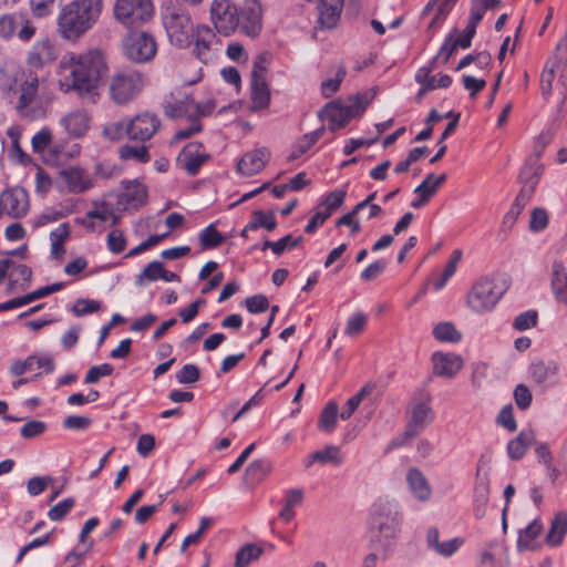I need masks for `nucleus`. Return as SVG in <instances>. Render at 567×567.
<instances>
[{
	"instance_id": "473e14b6",
	"label": "nucleus",
	"mask_w": 567,
	"mask_h": 567,
	"mask_svg": "<svg viewBox=\"0 0 567 567\" xmlns=\"http://www.w3.org/2000/svg\"><path fill=\"white\" fill-rule=\"evenodd\" d=\"M535 443V434L532 430L522 431L517 437L511 440L507 444V452L512 460H519L526 453V450Z\"/></svg>"
},
{
	"instance_id": "b1692460",
	"label": "nucleus",
	"mask_w": 567,
	"mask_h": 567,
	"mask_svg": "<svg viewBox=\"0 0 567 567\" xmlns=\"http://www.w3.org/2000/svg\"><path fill=\"white\" fill-rule=\"evenodd\" d=\"M270 157V152L257 148L246 153L237 163V172L243 176H254L261 172Z\"/></svg>"
},
{
	"instance_id": "dca6fc26",
	"label": "nucleus",
	"mask_w": 567,
	"mask_h": 567,
	"mask_svg": "<svg viewBox=\"0 0 567 567\" xmlns=\"http://www.w3.org/2000/svg\"><path fill=\"white\" fill-rule=\"evenodd\" d=\"M32 151L37 154L51 152L55 159H64L73 157L80 153L78 144H73L70 150H65L62 143L53 141L52 133L49 128H42L35 133L31 140Z\"/></svg>"
},
{
	"instance_id": "2eb2a0df",
	"label": "nucleus",
	"mask_w": 567,
	"mask_h": 567,
	"mask_svg": "<svg viewBox=\"0 0 567 567\" xmlns=\"http://www.w3.org/2000/svg\"><path fill=\"white\" fill-rule=\"evenodd\" d=\"M560 364L553 359H538L528 368V377L535 389L546 391L558 383Z\"/></svg>"
},
{
	"instance_id": "4d7b16f0",
	"label": "nucleus",
	"mask_w": 567,
	"mask_h": 567,
	"mask_svg": "<svg viewBox=\"0 0 567 567\" xmlns=\"http://www.w3.org/2000/svg\"><path fill=\"white\" fill-rule=\"evenodd\" d=\"M538 315L535 310H528L518 315L513 321V328L517 331H525L536 326Z\"/></svg>"
},
{
	"instance_id": "774afa93",
	"label": "nucleus",
	"mask_w": 567,
	"mask_h": 567,
	"mask_svg": "<svg viewBox=\"0 0 567 567\" xmlns=\"http://www.w3.org/2000/svg\"><path fill=\"white\" fill-rule=\"evenodd\" d=\"M548 225V214L544 208H535L530 215L529 228L533 231L544 230Z\"/></svg>"
},
{
	"instance_id": "0e129e2a",
	"label": "nucleus",
	"mask_w": 567,
	"mask_h": 567,
	"mask_svg": "<svg viewBox=\"0 0 567 567\" xmlns=\"http://www.w3.org/2000/svg\"><path fill=\"white\" fill-rule=\"evenodd\" d=\"M514 400L518 409L526 410L532 403V392L527 385L520 383L514 390Z\"/></svg>"
},
{
	"instance_id": "cd10ccee",
	"label": "nucleus",
	"mask_w": 567,
	"mask_h": 567,
	"mask_svg": "<svg viewBox=\"0 0 567 567\" xmlns=\"http://www.w3.org/2000/svg\"><path fill=\"white\" fill-rule=\"evenodd\" d=\"M406 482L413 496L420 502H426L432 495V488L425 475L416 467L406 473Z\"/></svg>"
},
{
	"instance_id": "79ce46f5",
	"label": "nucleus",
	"mask_w": 567,
	"mask_h": 567,
	"mask_svg": "<svg viewBox=\"0 0 567 567\" xmlns=\"http://www.w3.org/2000/svg\"><path fill=\"white\" fill-rule=\"evenodd\" d=\"M264 554V549L255 544H246L236 554L235 567H248Z\"/></svg>"
},
{
	"instance_id": "6ab92c4d",
	"label": "nucleus",
	"mask_w": 567,
	"mask_h": 567,
	"mask_svg": "<svg viewBox=\"0 0 567 567\" xmlns=\"http://www.w3.org/2000/svg\"><path fill=\"white\" fill-rule=\"evenodd\" d=\"M161 126L159 118L148 112L135 115L128 121V138L145 142L152 138Z\"/></svg>"
},
{
	"instance_id": "e2e57ef3",
	"label": "nucleus",
	"mask_w": 567,
	"mask_h": 567,
	"mask_svg": "<svg viewBox=\"0 0 567 567\" xmlns=\"http://www.w3.org/2000/svg\"><path fill=\"white\" fill-rule=\"evenodd\" d=\"M52 482H53V477L50 475L42 476V477H40V476L31 477L27 484L28 493L32 496H37V495L41 494L42 492H44L47 489V487Z\"/></svg>"
},
{
	"instance_id": "f3484780",
	"label": "nucleus",
	"mask_w": 567,
	"mask_h": 567,
	"mask_svg": "<svg viewBox=\"0 0 567 567\" xmlns=\"http://www.w3.org/2000/svg\"><path fill=\"white\" fill-rule=\"evenodd\" d=\"M238 29L255 38L262 29V7L259 0H245L238 8Z\"/></svg>"
},
{
	"instance_id": "f704fd0d",
	"label": "nucleus",
	"mask_w": 567,
	"mask_h": 567,
	"mask_svg": "<svg viewBox=\"0 0 567 567\" xmlns=\"http://www.w3.org/2000/svg\"><path fill=\"white\" fill-rule=\"evenodd\" d=\"M342 454L340 447L336 445H327L323 450L313 452L306 464L310 467L315 462L320 464H332L339 466L342 463Z\"/></svg>"
},
{
	"instance_id": "a19ab883",
	"label": "nucleus",
	"mask_w": 567,
	"mask_h": 567,
	"mask_svg": "<svg viewBox=\"0 0 567 567\" xmlns=\"http://www.w3.org/2000/svg\"><path fill=\"white\" fill-rule=\"evenodd\" d=\"M542 532V525L534 520L519 532L517 548L519 551L534 549V542Z\"/></svg>"
},
{
	"instance_id": "4be33fe9",
	"label": "nucleus",
	"mask_w": 567,
	"mask_h": 567,
	"mask_svg": "<svg viewBox=\"0 0 567 567\" xmlns=\"http://www.w3.org/2000/svg\"><path fill=\"white\" fill-rule=\"evenodd\" d=\"M193 39L195 41L193 52L196 58L205 64L210 62L214 59L213 45L217 43L214 30L207 25H198Z\"/></svg>"
},
{
	"instance_id": "1a4fd4ad",
	"label": "nucleus",
	"mask_w": 567,
	"mask_h": 567,
	"mask_svg": "<svg viewBox=\"0 0 567 567\" xmlns=\"http://www.w3.org/2000/svg\"><path fill=\"white\" fill-rule=\"evenodd\" d=\"M114 19L127 29L140 28L154 17L152 0H115Z\"/></svg>"
},
{
	"instance_id": "ddd939ff",
	"label": "nucleus",
	"mask_w": 567,
	"mask_h": 567,
	"mask_svg": "<svg viewBox=\"0 0 567 567\" xmlns=\"http://www.w3.org/2000/svg\"><path fill=\"white\" fill-rule=\"evenodd\" d=\"M238 7L230 0H214L210 4V20L218 33L230 35L238 29Z\"/></svg>"
},
{
	"instance_id": "a878e982",
	"label": "nucleus",
	"mask_w": 567,
	"mask_h": 567,
	"mask_svg": "<svg viewBox=\"0 0 567 567\" xmlns=\"http://www.w3.org/2000/svg\"><path fill=\"white\" fill-rule=\"evenodd\" d=\"M59 178L71 193H83L92 187L90 176L79 167H69L59 173Z\"/></svg>"
},
{
	"instance_id": "69168bd1",
	"label": "nucleus",
	"mask_w": 567,
	"mask_h": 567,
	"mask_svg": "<svg viewBox=\"0 0 567 567\" xmlns=\"http://www.w3.org/2000/svg\"><path fill=\"white\" fill-rule=\"evenodd\" d=\"M113 373V367L109 363L93 365L87 371L84 382L87 384L96 383L101 377H109Z\"/></svg>"
},
{
	"instance_id": "7ed1b4c3",
	"label": "nucleus",
	"mask_w": 567,
	"mask_h": 567,
	"mask_svg": "<svg viewBox=\"0 0 567 567\" xmlns=\"http://www.w3.org/2000/svg\"><path fill=\"white\" fill-rule=\"evenodd\" d=\"M39 84L37 74L18 71L6 78L1 90L9 99L17 96L14 107L19 116L34 121L45 117L49 109V100L38 93Z\"/></svg>"
},
{
	"instance_id": "0eeeda50",
	"label": "nucleus",
	"mask_w": 567,
	"mask_h": 567,
	"mask_svg": "<svg viewBox=\"0 0 567 567\" xmlns=\"http://www.w3.org/2000/svg\"><path fill=\"white\" fill-rule=\"evenodd\" d=\"M109 95L118 105L134 100L144 87V75L134 69H118L107 80Z\"/></svg>"
},
{
	"instance_id": "7c9ffc66",
	"label": "nucleus",
	"mask_w": 567,
	"mask_h": 567,
	"mask_svg": "<svg viewBox=\"0 0 567 567\" xmlns=\"http://www.w3.org/2000/svg\"><path fill=\"white\" fill-rule=\"evenodd\" d=\"M550 284L556 299L567 305V267L561 260L553 262Z\"/></svg>"
},
{
	"instance_id": "3c124183",
	"label": "nucleus",
	"mask_w": 567,
	"mask_h": 567,
	"mask_svg": "<svg viewBox=\"0 0 567 567\" xmlns=\"http://www.w3.org/2000/svg\"><path fill=\"white\" fill-rule=\"evenodd\" d=\"M120 157L125 161L134 159L140 163H147L151 159L148 150L145 145H140V146L123 145L120 148Z\"/></svg>"
},
{
	"instance_id": "c756f323",
	"label": "nucleus",
	"mask_w": 567,
	"mask_h": 567,
	"mask_svg": "<svg viewBox=\"0 0 567 567\" xmlns=\"http://www.w3.org/2000/svg\"><path fill=\"white\" fill-rule=\"evenodd\" d=\"M344 0H320L319 22L323 28L332 29L337 25L343 8Z\"/></svg>"
},
{
	"instance_id": "4468645a",
	"label": "nucleus",
	"mask_w": 567,
	"mask_h": 567,
	"mask_svg": "<svg viewBox=\"0 0 567 567\" xmlns=\"http://www.w3.org/2000/svg\"><path fill=\"white\" fill-rule=\"evenodd\" d=\"M491 458L482 455L476 465L474 487V513L482 518L489 498Z\"/></svg>"
},
{
	"instance_id": "603ef678",
	"label": "nucleus",
	"mask_w": 567,
	"mask_h": 567,
	"mask_svg": "<svg viewBox=\"0 0 567 567\" xmlns=\"http://www.w3.org/2000/svg\"><path fill=\"white\" fill-rule=\"evenodd\" d=\"M164 266L161 261L154 260L150 262L142 272L136 276L135 284L144 286L145 281H155L162 279Z\"/></svg>"
},
{
	"instance_id": "bf43d9fd",
	"label": "nucleus",
	"mask_w": 567,
	"mask_h": 567,
	"mask_svg": "<svg viewBox=\"0 0 567 567\" xmlns=\"http://www.w3.org/2000/svg\"><path fill=\"white\" fill-rule=\"evenodd\" d=\"M74 504L72 497L65 498L49 511L48 517L53 522H59L73 508Z\"/></svg>"
},
{
	"instance_id": "09e8293b",
	"label": "nucleus",
	"mask_w": 567,
	"mask_h": 567,
	"mask_svg": "<svg viewBox=\"0 0 567 567\" xmlns=\"http://www.w3.org/2000/svg\"><path fill=\"white\" fill-rule=\"evenodd\" d=\"M7 135L11 141V147L9 150V154L12 158L18 159L20 163H25L30 161L29 156L22 151L19 144V140L21 137V130L19 126H11L7 131Z\"/></svg>"
},
{
	"instance_id": "338daca9",
	"label": "nucleus",
	"mask_w": 567,
	"mask_h": 567,
	"mask_svg": "<svg viewBox=\"0 0 567 567\" xmlns=\"http://www.w3.org/2000/svg\"><path fill=\"white\" fill-rule=\"evenodd\" d=\"M45 429H47V424L44 422L38 421V420H32V421L27 422L21 427L20 433L23 439L29 440V439H32V437L43 434Z\"/></svg>"
},
{
	"instance_id": "6e6d98bb",
	"label": "nucleus",
	"mask_w": 567,
	"mask_h": 567,
	"mask_svg": "<svg viewBox=\"0 0 567 567\" xmlns=\"http://www.w3.org/2000/svg\"><path fill=\"white\" fill-rule=\"evenodd\" d=\"M347 71L343 66H339L336 73L334 79L326 80L321 83V93L324 97H330L333 93H336L342 80L344 79Z\"/></svg>"
},
{
	"instance_id": "5fc2aeb1",
	"label": "nucleus",
	"mask_w": 567,
	"mask_h": 567,
	"mask_svg": "<svg viewBox=\"0 0 567 567\" xmlns=\"http://www.w3.org/2000/svg\"><path fill=\"white\" fill-rule=\"evenodd\" d=\"M367 322L368 317L365 313L355 312L348 319L344 333L349 337H355L364 330Z\"/></svg>"
},
{
	"instance_id": "6e6552de",
	"label": "nucleus",
	"mask_w": 567,
	"mask_h": 567,
	"mask_svg": "<svg viewBox=\"0 0 567 567\" xmlns=\"http://www.w3.org/2000/svg\"><path fill=\"white\" fill-rule=\"evenodd\" d=\"M163 24L169 41L179 47L186 48L190 44L196 29L190 14L185 8L169 6L162 12Z\"/></svg>"
},
{
	"instance_id": "e433bc0d",
	"label": "nucleus",
	"mask_w": 567,
	"mask_h": 567,
	"mask_svg": "<svg viewBox=\"0 0 567 567\" xmlns=\"http://www.w3.org/2000/svg\"><path fill=\"white\" fill-rule=\"evenodd\" d=\"M519 182L523 184V186L517 194L512 207L522 213L535 192L536 185L538 183V176L535 173L527 179H524V176L522 175L519 177Z\"/></svg>"
},
{
	"instance_id": "9d476101",
	"label": "nucleus",
	"mask_w": 567,
	"mask_h": 567,
	"mask_svg": "<svg viewBox=\"0 0 567 567\" xmlns=\"http://www.w3.org/2000/svg\"><path fill=\"white\" fill-rule=\"evenodd\" d=\"M124 55L135 62L151 61L157 52V43L153 34L141 31L126 34L122 41Z\"/></svg>"
},
{
	"instance_id": "20e7f679",
	"label": "nucleus",
	"mask_w": 567,
	"mask_h": 567,
	"mask_svg": "<svg viewBox=\"0 0 567 567\" xmlns=\"http://www.w3.org/2000/svg\"><path fill=\"white\" fill-rule=\"evenodd\" d=\"M103 0H73L64 6L58 18V30L68 41H76L97 22Z\"/></svg>"
},
{
	"instance_id": "c03bdc74",
	"label": "nucleus",
	"mask_w": 567,
	"mask_h": 567,
	"mask_svg": "<svg viewBox=\"0 0 567 567\" xmlns=\"http://www.w3.org/2000/svg\"><path fill=\"white\" fill-rule=\"evenodd\" d=\"M301 241V236L293 237L292 235L289 234L277 241L265 240L262 244V250L270 248L275 255L279 256L286 249H292L299 246Z\"/></svg>"
},
{
	"instance_id": "680f3d73",
	"label": "nucleus",
	"mask_w": 567,
	"mask_h": 567,
	"mask_svg": "<svg viewBox=\"0 0 567 567\" xmlns=\"http://www.w3.org/2000/svg\"><path fill=\"white\" fill-rule=\"evenodd\" d=\"M346 196L347 192L343 189H336L331 192L322 202V205L324 206L323 210L329 212L331 215L333 210L338 209L343 204Z\"/></svg>"
},
{
	"instance_id": "37998d69",
	"label": "nucleus",
	"mask_w": 567,
	"mask_h": 567,
	"mask_svg": "<svg viewBox=\"0 0 567 567\" xmlns=\"http://www.w3.org/2000/svg\"><path fill=\"white\" fill-rule=\"evenodd\" d=\"M277 227V221L274 212L255 210L251 214V220L248 223V228L257 230L265 228L268 231H272Z\"/></svg>"
},
{
	"instance_id": "052dcab7",
	"label": "nucleus",
	"mask_w": 567,
	"mask_h": 567,
	"mask_svg": "<svg viewBox=\"0 0 567 567\" xmlns=\"http://www.w3.org/2000/svg\"><path fill=\"white\" fill-rule=\"evenodd\" d=\"M199 369L195 364H185L177 373L176 379L182 384H192L199 380Z\"/></svg>"
},
{
	"instance_id": "a211bd4d",
	"label": "nucleus",
	"mask_w": 567,
	"mask_h": 567,
	"mask_svg": "<svg viewBox=\"0 0 567 567\" xmlns=\"http://www.w3.org/2000/svg\"><path fill=\"white\" fill-rule=\"evenodd\" d=\"M264 58L258 56L254 63L251 71V109L261 110L266 109L270 102V91L264 78Z\"/></svg>"
},
{
	"instance_id": "aec40b11",
	"label": "nucleus",
	"mask_w": 567,
	"mask_h": 567,
	"mask_svg": "<svg viewBox=\"0 0 567 567\" xmlns=\"http://www.w3.org/2000/svg\"><path fill=\"white\" fill-rule=\"evenodd\" d=\"M28 208V194L23 188L14 187L0 194V209L3 214L12 218H20L27 214Z\"/></svg>"
},
{
	"instance_id": "c9c22d12",
	"label": "nucleus",
	"mask_w": 567,
	"mask_h": 567,
	"mask_svg": "<svg viewBox=\"0 0 567 567\" xmlns=\"http://www.w3.org/2000/svg\"><path fill=\"white\" fill-rule=\"evenodd\" d=\"M435 64H432L430 62L429 66L420 68L415 74V81L421 85H427L432 84L433 90L435 89H446L452 83V78L447 74H443L436 80L434 75H432V71L434 69Z\"/></svg>"
},
{
	"instance_id": "412c9836",
	"label": "nucleus",
	"mask_w": 567,
	"mask_h": 567,
	"mask_svg": "<svg viewBox=\"0 0 567 567\" xmlns=\"http://www.w3.org/2000/svg\"><path fill=\"white\" fill-rule=\"evenodd\" d=\"M430 399L426 402H414L411 409V419L403 432V439L410 441L414 439L421 431L427 426L434 417L433 410L429 405Z\"/></svg>"
},
{
	"instance_id": "393cba45",
	"label": "nucleus",
	"mask_w": 567,
	"mask_h": 567,
	"mask_svg": "<svg viewBox=\"0 0 567 567\" xmlns=\"http://www.w3.org/2000/svg\"><path fill=\"white\" fill-rule=\"evenodd\" d=\"M202 147L203 145L200 143H189L183 148L178 157L182 168L185 169L188 175H196L200 166L209 157L207 154L200 153Z\"/></svg>"
},
{
	"instance_id": "bb28decb",
	"label": "nucleus",
	"mask_w": 567,
	"mask_h": 567,
	"mask_svg": "<svg viewBox=\"0 0 567 567\" xmlns=\"http://www.w3.org/2000/svg\"><path fill=\"white\" fill-rule=\"evenodd\" d=\"M56 59L55 48L52 42L45 38L37 41L28 53V63L32 68H43Z\"/></svg>"
},
{
	"instance_id": "72a5a7b5",
	"label": "nucleus",
	"mask_w": 567,
	"mask_h": 567,
	"mask_svg": "<svg viewBox=\"0 0 567 567\" xmlns=\"http://www.w3.org/2000/svg\"><path fill=\"white\" fill-rule=\"evenodd\" d=\"M566 533L567 514L564 512H559L554 516L545 540L549 546L556 547L561 544Z\"/></svg>"
},
{
	"instance_id": "2f4dec72",
	"label": "nucleus",
	"mask_w": 567,
	"mask_h": 567,
	"mask_svg": "<svg viewBox=\"0 0 567 567\" xmlns=\"http://www.w3.org/2000/svg\"><path fill=\"white\" fill-rule=\"evenodd\" d=\"M121 197L130 207L138 208L146 203V186L137 181L125 182Z\"/></svg>"
},
{
	"instance_id": "58836bf2",
	"label": "nucleus",
	"mask_w": 567,
	"mask_h": 567,
	"mask_svg": "<svg viewBox=\"0 0 567 567\" xmlns=\"http://www.w3.org/2000/svg\"><path fill=\"white\" fill-rule=\"evenodd\" d=\"M271 471V464L266 460L252 461L245 471L244 480L247 484L259 483Z\"/></svg>"
},
{
	"instance_id": "f03ea898",
	"label": "nucleus",
	"mask_w": 567,
	"mask_h": 567,
	"mask_svg": "<svg viewBox=\"0 0 567 567\" xmlns=\"http://www.w3.org/2000/svg\"><path fill=\"white\" fill-rule=\"evenodd\" d=\"M66 72L60 79V87L64 92L74 91L80 97L95 103L99 97V84L106 71L104 56L100 51L92 50L84 54L73 55L62 63Z\"/></svg>"
},
{
	"instance_id": "39448f33",
	"label": "nucleus",
	"mask_w": 567,
	"mask_h": 567,
	"mask_svg": "<svg viewBox=\"0 0 567 567\" xmlns=\"http://www.w3.org/2000/svg\"><path fill=\"white\" fill-rule=\"evenodd\" d=\"M375 96V90L350 96L347 101L337 100L328 103L320 112V116L329 121L330 131L344 127L348 122L360 116Z\"/></svg>"
},
{
	"instance_id": "4c0bfd02",
	"label": "nucleus",
	"mask_w": 567,
	"mask_h": 567,
	"mask_svg": "<svg viewBox=\"0 0 567 567\" xmlns=\"http://www.w3.org/2000/svg\"><path fill=\"white\" fill-rule=\"evenodd\" d=\"M338 412L339 408L337 402H328L319 415L317 422L318 429L321 432L331 433L334 430L338 422Z\"/></svg>"
},
{
	"instance_id": "f8f14e48",
	"label": "nucleus",
	"mask_w": 567,
	"mask_h": 567,
	"mask_svg": "<svg viewBox=\"0 0 567 567\" xmlns=\"http://www.w3.org/2000/svg\"><path fill=\"white\" fill-rule=\"evenodd\" d=\"M37 28L24 12H13L0 17V38L11 39L17 35L21 41H29L34 37Z\"/></svg>"
},
{
	"instance_id": "864d4df0",
	"label": "nucleus",
	"mask_w": 567,
	"mask_h": 567,
	"mask_svg": "<svg viewBox=\"0 0 567 567\" xmlns=\"http://www.w3.org/2000/svg\"><path fill=\"white\" fill-rule=\"evenodd\" d=\"M103 136L110 141H118L124 136L128 137V121H116L106 124L103 128Z\"/></svg>"
},
{
	"instance_id": "a18cd8bd",
	"label": "nucleus",
	"mask_w": 567,
	"mask_h": 567,
	"mask_svg": "<svg viewBox=\"0 0 567 567\" xmlns=\"http://www.w3.org/2000/svg\"><path fill=\"white\" fill-rule=\"evenodd\" d=\"M70 236L68 224H61L54 231L51 233V254L55 258H60L64 254V241Z\"/></svg>"
},
{
	"instance_id": "5701e85b",
	"label": "nucleus",
	"mask_w": 567,
	"mask_h": 567,
	"mask_svg": "<svg viewBox=\"0 0 567 567\" xmlns=\"http://www.w3.org/2000/svg\"><path fill=\"white\" fill-rule=\"evenodd\" d=\"M433 373L447 379L454 378L464 365V360L456 353L434 352L432 355Z\"/></svg>"
},
{
	"instance_id": "de8ad7c7",
	"label": "nucleus",
	"mask_w": 567,
	"mask_h": 567,
	"mask_svg": "<svg viewBox=\"0 0 567 567\" xmlns=\"http://www.w3.org/2000/svg\"><path fill=\"white\" fill-rule=\"evenodd\" d=\"M433 334L436 340L442 342L455 343L462 338L461 332H458L455 326L451 322L437 323L433 329Z\"/></svg>"
},
{
	"instance_id": "9b49d317",
	"label": "nucleus",
	"mask_w": 567,
	"mask_h": 567,
	"mask_svg": "<svg viewBox=\"0 0 567 567\" xmlns=\"http://www.w3.org/2000/svg\"><path fill=\"white\" fill-rule=\"evenodd\" d=\"M372 528L379 533V542L385 545L400 533V516L396 507L389 502L379 503L372 516Z\"/></svg>"
},
{
	"instance_id": "f257e3e1",
	"label": "nucleus",
	"mask_w": 567,
	"mask_h": 567,
	"mask_svg": "<svg viewBox=\"0 0 567 567\" xmlns=\"http://www.w3.org/2000/svg\"><path fill=\"white\" fill-rule=\"evenodd\" d=\"M66 72L60 79V87L64 92L74 91L80 97L95 103L99 97V84L106 71L104 56L100 51L92 50L84 54L73 55L62 63Z\"/></svg>"
},
{
	"instance_id": "13d9d810",
	"label": "nucleus",
	"mask_w": 567,
	"mask_h": 567,
	"mask_svg": "<svg viewBox=\"0 0 567 567\" xmlns=\"http://www.w3.org/2000/svg\"><path fill=\"white\" fill-rule=\"evenodd\" d=\"M100 309L101 303L91 299H78L72 307L73 313L78 317L97 312Z\"/></svg>"
},
{
	"instance_id": "8fccbe9b",
	"label": "nucleus",
	"mask_w": 567,
	"mask_h": 567,
	"mask_svg": "<svg viewBox=\"0 0 567 567\" xmlns=\"http://www.w3.org/2000/svg\"><path fill=\"white\" fill-rule=\"evenodd\" d=\"M224 240V236L216 229L214 224L208 225L199 235V243L203 249L216 248Z\"/></svg>"
},
{
	"instance_id": "423d86ee",
	"label": "nucleus",
	"mask_w": 567,
	"mask_h": 567,
	"mask_svg": "<svg viewBox=\"0 0 567 567\" xmlns=\"http://www.w3.org/2000/svg\"><path fill=\"white\" fill-rule=\"evenodd\" d=\"M507 290L498 276H484L476 280L467 295L466 303L476 313L491 311Z\"/></svg>"
},
{
	"instance_id": "c85d7f7f",
	"label": "nucleus",
	"mask_w": 567,
	"mask_h": 567,
	"mask_svg": "<svg viewBox=\"0 0 567 567\" xmlns=\"http://www.w3.org/2000/svg\"><path fill=\"white\" fill-rule=\"evenodd\" d=\"M60 123L70 136L81 137L89 128V115L81 110L72 111L63 116Z\"/></svg>"
},
{
	"instance_id": "ea45409f",
	"label": "nucleus",
	"mask_w": 567,
	"mask_h": 567,
	"mask_svg": "<svg viewBox=\"0 0 567 567\" xmlns=\"http://www.w3.org/2000/svg\"><path fill=\"white\" fill-rule=\"evenodd\" d=\"M324 128H318L311 133L305 134L293 146L292 152L288 156V161H295L310 150L322 136Z\"/></svg>"
},
{
	"instance_id": "49530a36",
	"label": "nucleus",
	"mask_w": 567,
	"mask_h": 567,
	"mask_svg": "<svg viewBox=\"0 0 567 567\" xmlns=\"http://www.w3.org/2000/svg\"><path fill=\"white\" fill-rule=\"evenodd\" d=\"M446 181V174L435 176L434 173H430L425 176L424 181L414 189L415 194H423L432 198L439 187Z\"/></svg>"
}]
</instances>
